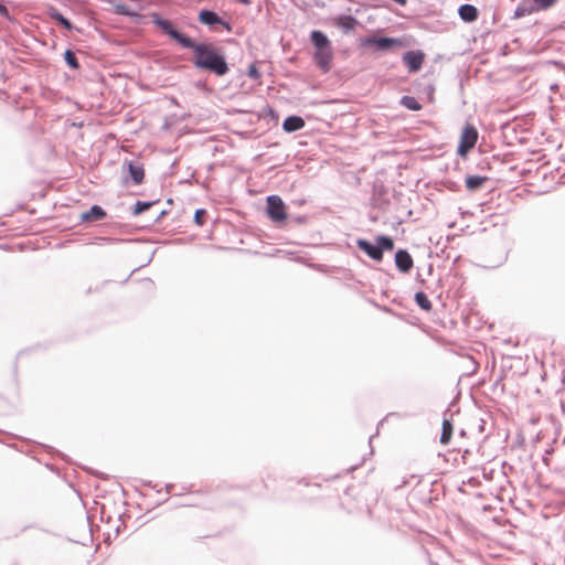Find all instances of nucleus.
I'll use <instances>...</instances> for the list:
<instances>
[{"instance_id":"nucleus-10","label":"nucleus","mask_w":565,"mask_h":565,"mask_svg":"<svg viewBox=\"0 0 565 565\" xmlns=\"http://www.w3.org/2000/svg\"><path fill=\"white\" fill-rule=\"evenodd\" d=\"M331 60H332L331 47L316 50L315 62L323 72H328L330 70Z\"/></svg>"},{"instance_id":"nucleus-19","label":"nucleus","mask_w":565,"mask_h":565,"mask_svg":"<svg viewBox=\"0 0 565 565\" xmlns=\"http://www.w3.org/2000/svg\"><path fill=\"white\" fill-rule=\"evenodd\" d=\"M415 301L423 310L429 311L431 309V302L425 292L418 291L415 294Z\"/></svg>"},{"instance_id":"nucleus-20","label":"nucleus","mask_w":565,"mask_h":565,"mask_svg":"<svg viewBox=\"0 0 565 565\" xmlns=\"http://www.w3.org/2000/svg\"><path fill=\"white\" fill-rule=\"evenodd\" d=\"M356 23V20L351 15H344L339 19L338 24L345 30H352Z\"/></svg>"},{"instance_id":"nucleus-17","label":"nucleus","mask_w":565,"mask_h":565,"mask_svg":"<svg viewBox=\"0 0 565 565\" xmlns=\"http://www.w3.org/2000/svg\"><path fill=\"white\" fill-rule=\"evenodd\" d=\"M452 435V424L449 419L443 420V431L440 435V443L447 445L450 441Z\"/></svg>"},{"instance_id":"nucleus-12","label":"nucleus","mask_w":565,"mask_h":565,"mask_svg":"<svg viewBox=\"0 0 565 565\" xmlns=\"http://www.w3.org/2000/svg\"><path fill=\"white\" fill-rule=\"evenodd\" d=\"M458 12H459V17L465 22H473L478 18V10L472 4L466 3V4L460 6Z\"/></svg>"},{"instance_id":"nucleus-16","label":"nucleus","mask_w":565,"mask_h":565,"mask_svg":"<svg viewBox=\"0 0 565 565\" xmlns=\"http://www.w3.org/2000/svg\"><path fill=\"white\" fill-rule=\"evenodd\" d=\"M49 15L51 19L58 22L61 25H63L66 30L71 31L74 29V25L71 23L68 19H66L60 11L52 8L49 12Z\"/></svg>"},{"instance_id":"nucleus-27","label":"nucleus","mask_w":565,"mask_h":565,"mask_svg":"<svg viewBox=\"0 0 565 565\" xmlns=\"http://www.w3.org/2000/svg\"><path fill=\"white\" fill-rule=\"evenodd\" d=\"M0 15L6 19L10 18V12H9L8 8L2 3H0Z\"/></svg>"},{"instance_id":"nucleus-25","label":"nucleus","mask_w":565,"mask_h":565,"mask_svg":"<svg viewBox=\"0 0 565 565\" xmlns=\"http://www.w3.org/2000/svg\"><path fill=\"white\" fill-rule=\"evenodd\" d=\"M205 210L203 209H199L195 211L194 213V222L198 224V225H202L203 224V216L205 215Z\"/></svg>"},{"instance_id":"nucleus-6","label":"nucleus","mask_w":565,"mask_h":565,"mask_svg":"<svg viewBox=\"0 0 565 565\" xmlns=\"http://www.w3.org/2000/svg\"><path fill=\"white\" fill-rule=\"evenodd\" d=\"M366 43L371 46H374L379 51H387L393 46L402 45V42L398 39L381 36L370 38L367 39Z\"/></svg>"},{"instance_id":"nucleus-28","label":"nucleus","mask_w":565,"mask_h":565,"mask_svg":"<svg viewBox=\"0 0 565 565\" xmlns=\"http://www.w3.org/2000/svg\"><path fill=\"white\" fill-rule=\"evenodd\" d=\"M239 3H243L245 6H248L250 3V0H237Z\"/></svg>"},{"instance_id":"nucleus-21","label":"nucleus","mask_w":565,"mask_h":565,"mask_svg":"<svg viewBox=\"0 0 565 565\" xmlns=\"http://www.w3.org/2000/svg\"><path fill=\"white\" fill-rule=\"evenodd\" d=\"M64 58H65V62L67 63V65L74 70L78 68L79 67V64H78V61L75 56V53L71 50H67L65 53H64Z\"/></svg>"},{"instance_id":"nucleus-7","label":"nucleus","mask_w":565,"mask_h":565,"mask_svg":"<svg viewBox=\"0 0 565 565\" xmlns=\"http://www.w3.org/2000/svg\"><path fill=\"white\" fill-rule=\"evenodd\" d=\"M199 21L206 25L221 24L227 31L232 30L228 22L222 20L215 12L210 10H202L199 14Z\"/></svg>"},{"instance_id":"nucleus-8","label":"nucleus","mask_w":565,"mask_h":565,"mask_svg":"<svg viewBox=\"0 0 565 565\" xmlns=\"http://www.w3.org/2000/svg\"><path fill=\"white\" fill-rule=\"evenodd\" d=\"M127 167L129 177L131 178L134 184H141L145 178L143 166L138 161H128L124 164Z\"/></svg>"},{"instance_id":"nucleus-9","label":"nucleus","mask_w":565,"mask_h":565,"mask_svg":"<svg viewBox=\"0 0 565 565\" xmlns=\"http://www.w3.org/2000/svg\"><path fill=\"white\" fill-rule=\"evenodd\" d=\"M395 265L402 273H408L413 267V258L405 249H398L395 254Z\"/></svg>"},{"instance_id":"nucleus-5","label":"nucleus","mask_w":565,"mask_h":565,"mask_svg":"<svg viewBox=\"0 0 565 565\" xmlns=\"http://www.w3.org/2000/svg\"><path fill=\"white\" fill-rule=\"evenodd\" d=\"M424 58L425 54L422 51H407L402 57L409 73H417L423 66Z\"/></svg>"},{"instance_id":"nucleus-1","label":"nucleus","mask_w":565,"mask_h":565,"mask_svg":"<svg viewBox=\"0 0 565 565\" xmlns=\"http://www.w3.org/2000/svg\"><path fill=\"white\" fill-rule=\"evenodd\" d=\"M152 22L167 35L177 41L182 47L193 51L192 63L196 68L209 71L216 76H224L230 67L222 52L212 43H196L180 33L173 24L159 14H153Z\"/></svg>"},{"instance_id":"nucleus-14","label":"nucleus","mask_w":565,"mask_h":565,"mask_svg":"<svg viewBox=\"0 0 565 565\" xmlns=\"http://www.w3.org/2000/svg\"><path fill=\"white\" fill-rule=\"evenodd\" d=\"M106 216V212L99 205H93L88 212L83 213L84 221H99Z\"/></svg>"},{"instance_id":"nucleus-23","label":"nucleus","mask_w":565,"mask_h":565,"mask_svg":"<svg viewBox=\"0 0 565 565\" xmlns=\"http://www.w3.org/2000/svg\"><path fill=\"white\" fill-rule=\"evenodd\" d=\"M539 10H547L553 7L557 0H533Z\"/></svg>"},{"instance_id":"nucleus-29","label":"nucleus","mask_w":565,"mask_h":565,"mask_svg":"<svg viewBox=\"0 0 565 565\" xmlns=\"http://www.w3.org/2000/svg\"><path fill=\"white\" fill-rule=\"evenodd\" d=\"M396 3L404 6L406 4V0H394Z\"/></svg>"},{"instance_id":"nucleus-13","label":"nucleus","mask_w":565,"mask_h":565,"mask_svg":"<svg viewBox=\"0 0 565 565\" xmlns=\"http://www.w3.org/2000/svg\"><path fill=\"white\" fill-rule=\"evenodd\" d=\"M310 39L316 50L330 47L329 39L321 31H312Z\"/></svg>"},{"instance_id":"nucleus-2","label":"nucleus","mask_w":565,"mask_h":565,"mask_svg":"<svg viewBox=\"0 0 565 565\" xmlns=\"http://www.w3.org/2000/svg\"><path fill=\"white\" fill-rule=\"evenodd\" d=\"M356 245L366 253L369 257L377 262L382 260L384 250H392L394 248L393 239L384 235L377 236L376 245L363 238H359Z\"/></svg>"},{"instance_id":"nucleus-26","label":"nucleus","mask_w":565,"mask_h":565,"mask_svg":"<svg viewBox=\"0 0 565 565\" xmlns=\"http://www.w3.org/2000/svg\"><path fill=\"white\" fill-rule=\"evenodd\" d=\"M531 13V11L525 7H518L514 11V18H522L526 14Z\"/></svg>"},{"instance_id":"nucleus-15","label":"nucleus","mask_w":565,"mask_h":565,"mask_svg":"<svg viewBox=\"0 0 565 565\" xmlns=\"http://www.w3.org/2000/svg\"><path fill=\"white\" fill-rule=\"evenodd\" d=\"M488 180L487 177L480 175H468L465 180L466 188L470 191H476L480 189L484 182Z\"/></svg>"},{"instance_id":"nucleus-18","label":"nucleus","mask_w":565,"mask_h":565,"mask_svg":"<svg viewBox=\"0 0 565 565\" xmlns=\"http://www.w3.org/2000/svg\"><path fill=\"white\" fill-rule=\"evenodd\" d=\"M401 105H403L404 107H406L409 110L416 111V110L422 109L420 103L413 96H403L401 98Z\"/></svg>"},{"instance_id":"nucleus-4","label":"nucleus","mask_w":565,"mask_h":565,"mask_svg":"<svg viewBox=\"0 0 565 565\" xmlns=\"http://www.w3.org/2000/svg\"><path fill=\"white\" fill-rule=\"evenodd\" d=\"M267 214L274 222H281L286 220V206L278 195H269L267 198Z\"/></svg>"},{"instance_id":"nucleus-11","label":"nucleus","mask_w":565,"mask_h":565,"mask_svg":"<svg viewBox=\"0 0 565 565\" xmlns=\"http://www.w3.org/2000/svg\"><path fill=\"white\" fill-rule=\"evenodd\" d=\"M305 127V120L299 116H289L282 122V128L287 132H294Z\"/></svg>"},{"instance_id":"nucleus-24","label":"nucleus","mask_w":565,"mask_h":565,"mask_svg":"<svg viewBox=\"0 0 565 565\" xmlns=\"http://www.w3.org/2000/svg\"><path fill=\"white\" fill-rule=\"evenodd\" d=\"M247 75H248V77H250L253 79H258L260 77V73L258 72L255 64H252L248 67Z\"/></svg>"},{"instance_id":"nucleus-22","label":"nucleus","mask_w":565,"mask_h":565,"mask_svg":"<svg viewBox=\"0 0 565 565\" xmlns=\"http://www.w3.org/2000/svg\"><path fill=\"white\" fill-rule=\"evenodd\" d=\"M154 204V202H142V201H137L136 204H135V210H134V214L135 215H138L140 214L141 212L150 209L152 205Z\"/></svg>"},{"instance_id":"nucleus-3","label":"nucleus","mask_w":565,"mask_h":565,"mask_svg":"<svg viewBox=\"0 0 565 565\" xmlns=\"http://www.w3.org/2000/svg\"><path fill=\"white\" fill-rule=\"evenodd\" d=\"M478 140V130L472 125H467L460 136V141L458 146V154L465 156L468 151H470Z\"/></svg>"}]
</instances>
